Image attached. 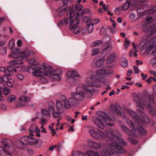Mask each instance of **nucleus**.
Listing matches in <instances>:
<instances>
[{"label":"nucleus","mask_w":156,"mask_h":156,"mask_svg":"<svg viewBox=\"0 0 156 156\" xmlns=\"http://www.w3.org/2000/svg\"><path fill=\"white\" fill-rule=\"evenodd\" d=\"M88 131L92 137L97 140H101L107 137V143L110 148L108 151L112 152L113 156H121L118 154H123L126 152V150L121 146H125L127 143L118 136L117 131L109 129L104 133L94 127H91Z\"/></svg>","instance_id":"1"},{"label":"nucleus","mask_w":156,"mask_h":156,"mask_svg":"<svg viewBox=\"0 0 156 156\" xmlns=\"http://www.w3.org/2000/svg\"><path fill=\"white\" fill-rule=\"evenodd\" d=\"M139 112V116H137L136 113L133 111L129 110L128 112L130 116L134 120V121H127L129 127L134 131L137 130L141 134L145 135L147 133V131L142 128L140 125L141 123H147L149 119L147 116L142 111H137Z\"/></svg>","instance_id":"2"},{"label":"nucleus","mask_w":156,"mask_h":156,"mask_svg":"<svg viewBox=\"0 0 156 156\" xmlns=\"http://www.w3.org/2000/svg\"><path fill=\"white\" fill-rule=\"evenodd\" d=\"M132 95L138 106L141 108H144V107L147 108L149 113L151 116H156V110L151 105L152 102H153V96H150L146 92L143 93L142 98L135 93H133Z\"/></svg>","instance_id":"3"},{"label":"nucleus","mask_w":156,"mask_h":156,"mask_svg":"<svg viewBox=\"0 0 156 156\" xmlns=\"http://www.w3.org/2000/svg\"><path fill=\"white\" fill-rule=\"evenodd\" d=\"M29 62L31 65L30 69L33 70L32 73L35 76H44L51 72V68L45 63L40 64L34 58L30 59Z\"/></svg>","instance_id":"4"},{"label":"nucleus","mask_w":156,"mask_h":156,"mask_svg":"<svg viewBox=\"0 0 156 156\" xmlns=\"http://www.w3.org/2000/svg\"><path fill=\"white\" fill-rule=\"evenodd\" d=\"M83 87H77L76 91L71 93V97L69 98V101L72 106H75L79 105L80 102L83 101L86 97L87 93L88 92L83 90Z\"/></svg>","instance_id":"5"},{"label":"nucleus","mask_w":156,"mask_h":156,"mask_svg":"<svg viewBox=\"0 0 156 156\" xmlns=\"http://www.w3.org/2000/svg\"><path fill=\"white\" fill-rule=\"evenodd\" d=\"M111 120V119L106 113L104 112H100V116L97 118L95 123L98 127L103 129L106 125L111 126H114L113 124H112L108 122Z\"/></svg>","instance_id":"6"},{"label":"nucleus","mask_w":156,"mask_h":156,"mask_svg":"<svg viewBox=\"0 0 156 156\" xmlns=\"http://www.w3.org/2000/svg\"><path fill=\"white\" fill-rule=\"evenodd\" d=\"M56 106L57 110L63 113L65 108H69L72 106L69 101V99H67L64 95H61L60 99L57 100L56 102Z\"/></svg>","instance_id":"7"},{"label":"nucleus","mask_w":156,"mask_h":156,"mask_svg":"<svg viewBox=\"0 0 156 156\" xmlns=\"http://www.w3.org/2000/svg\"><path fill=\"white\" fill-rule=\"evenodd\" d=\"M32 54H35V53L32 51L26 49L22 51L20 54V57H18L15 60L12 61L10 62V63L12 65H19L16 66V67L17 68L20 67L21 65L23 63V62L22 61L23 58L29 56Z\"/></svg>","instance_id":"8"},{"label":"nucleus","mask_w":156,"mask_h":156,"mask_svg":"<svg viewBox=\"0 0 156 156\" xmlns=\"http://www.w3.org/2000/svg\"><path fill=\"white\" fill-rule=\"evenodd\" d=\"M154 47L156 48V40H155L154 37L141 42L139 45L140 49L145 48L148 51H151Z\"/></svg>","instance_id":"9"},{"label":"nucleus","mask_w":156,"mask_h":156,"mask_svg":"<svg viewBox=\"0 0 156 156\" xmlns=\"http://www.w3.org/2000/svg\"><path fill=\"white\" fill-rule=\"evenodd\" d=\"M6 84L8 87H12L13 85V81L11 78L9 79L6 75L2 77L0 76V88H4Z\"/></svg>","instance_id":"10"},{"label":"nucleus","mask_w":156,"mask_h":156,"mask_svg":"<svg viewBox=\"0 0 156 156\" xmlns=\"http://www.w3.org/2000/svg\"><path fill=\"white\" fill-rule=\"evenodd\" d=\"M113 73V70L108 66H105L96 71L95 73L98 75L107 76Z\"/></svg>","instance_id":"11"},{"label":"nucleus","mask_w":156,"mask_h":156,"mask_svg":"<svg viewBox=\"0 0 156 156\" xmlns=\"http://www.w3.org/2000/svg\"><path fill=\"white\" fill-rule=\"evenodd\" d=\"M29 136H24L22 137L20 141L16 142L15 145L18 148L23 150L26 145H29Z\"/></svg>","instance_id":"12"},{"label":"nucleus","mask_w":156,"mask_h":156,"mask_svg":"<svg viewBox=\"0 0 156 156\" xmlns=\"http://www.w3.org/2000/svg\"><path fill=\"white\" fill-rule=\"evenodd\" d=\"M142 30L145 32L146 35L150 37L156 33V26L155 25L146 26L142 28Z\"/></svg>","instance_id":"13"},{"label":"nucleus","mask_w":156,"mask_h":156,"mask_svg":"<svg viewBox=\"0 0 156 156\" xmlns=\"http://www.w3.org/2000/svg\"><path fill=\"white\" fill-rule=\"evenodd\" d=\"M29 145H35L37 148H40L42 144L43 141L40 139H36L35 138L29 136Z\"/></svg>","instance_id":"14"},{"label":"nucleus","mask_w":156,"mask_h":156,"mask_svg":"<svg viewBox=\"0 0 156 156\" xmlns=\"http://www.w3.org/2000/svg\"><path fill=\"white\" fill-rule=\"evenodd\" d=\"M68 17L67 18H64L61 21L58 23L57 24L58 27H59L61 25H66L68 24L73 19V13L72 11H69L67 14Z\"/></svg>","instance_id":"15"},{"label":"nucleus","mask_w":156,"mask_h":156,"mask_svg":"<svg viewBox=\"0 0 156 156\" xmlns=\"http://www.w3.org/2000/svg\"><path fill=\"white\" fill-rule=\"evenodd\" d=\"M40 131L38 127L35 124L32 125L29 128V133L32 136L40 137L39 133Z\"/></svg>","instance_id":"16"},{"label":"nucleus","mask_w":156,"mask_h":156,"mask_svg":"<svg viewBox=\"0 0 156 156\" xmlns=\"http://www.w3.org/2000/svg\"><path fill=\"white\" fill-rule=\"evenodd\" d=\"M83 8V6L81 5H77L76 4L73 6L72 10L69 11H72L73 16H74L75 18H77L80 15L81 10Z\"/></svg>","instance_id":"17"},{"label":"nucleus","mask_w":156,"mask_h":156,"mask_svg":"<svg viewBox=\"0 0 156 156\" xmlns=\"http://www.w3.org/2000/svg\"><path fill=\"white\" fill-rule=\"evenodd\" d=\"M101 86V84L99 83H95L93 84L89 85H83V88L84 90L87 91L88 92L90 96H88V97H90V96H92V92L94 91V90L92 87H100Z\"/></svg>","instance_id":"18"},{"label":"nucleus","mask_w":156,"mask_h":156,"mask_svg":"<svg viewBox=\"0 0 156 156\" xmlns=\"http://www.w3.org/2000/svg\"><path fill=\"white\" fill-rule=\"evenodd\" d=\"M10 64H11L10 63ZM11 65V66H9L7 67V70H5L4 67H0V71L4 72L5 73V75L7 76H10L11 75V72L12 71H14L15 72H17V69H16L13 65Z\"/></svg>","instance_id":"19"},{"label":"nucleus","mask_w":156,"mask_h":156,"mask_svg":"<svg viewBox=\"0 0 156 156\" xmlns=\"http://www.w3.org/2000/svg\"><path fill=\"white\" fill-rule=\"evenodd\" d=\"M111 108L113 112H116L119 115H121L122 118H125V115L122 112L121 107L118 103H116L114 105H112Z\"/></svg>","instance_id":"20"},{"label":"nucleus","mask_w":156,"mask_h":156,"mask_svg":"<svg viewBox=\"0 0 156 156\" xmlns=\"http://www.w3.org/2000/svg\"><path fill=\"white\" fill-rule=\"evenodd\" d=\"M2 142L3 146L7 149L12 148L14 147L12 141L9 139H3Z\"/></svg>","instance_id":"21"},{"label":"nucleus","mask_w":156,"mask_h":156,"mask_svg":"<svg viewBox=\"0 0 156 156\" xmlns=\"http://www.w3.org/2000/svg\"><path fill=\"white\" fill-rule=\"evenodd\" d=\"M93 145V147L96 149H105V150H109V149L108 148V147L107 146V144L105 143H97L95 142Z\"/></svg>","instance_id":"22"},{"label":"nucleus","mask_w":156,"mask_h":156,"mask_svg":"<svg viewBox=\"0 0 156 156\" xmlns=\"http://www.w3.org/2000/svg\"><path fill=\"white\" fill-rule=\"evenodd\" d=\"M68 7L67 5L66 4H64L61 6L58 9L57 13L60 16H63L66 12Z\"/></svg>","instance_id":"23"},{"label":"nucleus","mask_w":156,"mask_h":156,"mask_svg":"<svg viewBox=\"0 0 156 156\" xmlns=\"http://www.w3.org/2000/svg\"><path fill=\"white\" fill-rule=\"evenodd\" d=\"M121 128L122 130L128 135L132 137L134 136V134L129 129L124 125H121Z\"/></svg>","instance_id":"24"},{"label":"nucleus","mask_w":156,"mask_h":156,"mask_svg":"<svg viewBox=\"0 0 156 156\" xmlns=\"http://www.w3.org/2000/svg\"><path fill=\"white\" fill-rule=\"evenodd\" d=\"M0 156H12V154L3 147L0 146Z\"/></svg>","instance_id":"25"},{"label":"nucleus","mask_w":156,"mask_h":156,"mask_svg":"<svg viewBox=\"0 0 156 156\" xmlns=\"http://www.w3.org/2000/svg\"><path fill=\"white\" fill-rule=\"evenodd\" d=\"M51 68V72L49 73L48 74L45 75V76L48 75L49 76L50 75L51 76L52 78L54 79V80H56V81H60L61 80L62 78L59 75H58V74H52V71L53 70V69L52 67H50Z\"/></svg>","instance_id":"26"},{"label":"nucleus","mask_w":156,"mask_h":156,"mask_svg":"<svg viewBox=\"0 0 156 156\" xmlns=\"http://www.w3.org/2000/svg\"><path fill=\"white\" fill-rule=\"evenodd\" d=\"M67 76H70L75 78L77 77H80V76L76 70H70L69 71L67 72Z\"/></svg>","instance_id":"27"},{"label":"nucleus","mask_w":156,"mask_h":156,"mask_svg":"<svg viewBox=\"0 0 156 156\" xmlns=\"http://www.w3.org/2000/svg\"><path fill=\"white\" fill-rule=\"evenodd\" d=\"M116 58V54L112 53L109 56L106 61L108 64H110L112 63L115 60Z\"/></svg>","instance_id":"28"},{"label":"nucleus","mask_w":156,"mask_h":156,"mask_svg":"<svg viewBox=\"0 0 156 156\" xmlns=\"http://www.w3.org/2000/svg\"><path fill=\"white\" fill-rule=\"evenodd\" d=\"M90 79L93 81L98 82H102L103 78L98 76L97 75H91Z\"/></svg>","instance_id":"29"},{"label":"nucleus","mask_w":156,"mask_h":156,"mask_svg":"<svg viewBox=\"0 0 156 156\" xmlns=\"http://www.w3.org/2000/svg\"><path fill=\"white\" fill-rule=\"evenodd\" d=\"M79 21L76 18L72 20L70 24L69 28L70 29H72L79 23Z\"/></svg>","instance_id":"30"},{"label":"nucleus","mask_w":156,"mask_h":156,"mask_svg":"<svg viewBox=\"0 0 156 156\" xmlns=\"http://www.w3.org/2000/svg\"><path fill=\"white\" fill-rule=\"evenodd\" d=\"M120 64L124 68L127 67L128 65V61L125 58H122L121 59Z\"/></svg>","instance_id":"31"},{"label":"nucleus","mask_w":156,"mask_h":156,"mask_svg":"<svg viewBox=\"0 0 156 156\" xmlns=\"http://www.w3.org/2000/svg\"><path fill=\"white\" fill-rule=\"evenodd\" d=\"M112 46L111 45H109L103 50L102 54L105 55L107 54L111 51L112 49Z\"/></svg>","instance_id":"32"},{"label":"nucleus","mask_w":156,"mask_h":156,"mask_svg":"<svg viewBox=\"0 0 156 156\" xmlns=\"http://www.w3.org/2000/svg\"><path fill=\"white\" fill-rule=\"evenodd\" d=\"M105 60V59L102 58L100 59L97 60L95 62V65L96 67H99L101 66Z\"/></svg>","instance_id":"33"},{"label":"nucleus","mask_w":156,"mask_h":156,"mask_svg":"<svg viewBox=\"0 0 156 156\" xmlns=\"http://www.w3.org/2000/svg\"><path fill=\"white\" fill-rule=\"evenodd\" d=\"M68 78L66 80V81L70 83L75 84L76 82V79L74 77H72L70 76H67Z\"/></svg>","instance_id":"34"},{"label":"nucleus","mask_w":156,"mask_h":156,"mask_svg":"<svg viewBox=\"0 0 156 156\" xmlns=\"http://www.w3.org/2000/svg\"><path fill=\"white\" fill-rule=\"evenodd\" d=\"M130 5V3L129 1H127L123 5L122 8V11H126L129 7Z\"/></svg>","instance_id":"35"},{"label":"nucleus","mask_w":156,"mask_h":156,"mask_svg":"<svg viewBox=\"0 0 156 156\" xmlns=\"http://www.w3.org/2000/svg\"><path fill=\"white\" fill-rule=\"evenodd\" d=\"M41 112L43 115L42 117L45 116L46 118L49 117L50 115V112H48L47 110L45 109H42L41 110Z\"/></svg>","instance_id":"36"},{"label":"nucleus","mask_w":156,"mask_h":156,"mask_svg":"<svg viewBox=\"0 0 156 156\" xmlns=\"http://www.w3.org/2000/svg\"><path fill=\"white\" fill-rule=\"evenodd\" d=\"M11 51L13 55H16L20 53V50L18 48H14L11 49Z\"/></svg>","instance_id":"37"},{"label":"nucleus","mask_w":156,"mask_h":156,"mask_svg":"<svg viewBox=\"0 0 156 156\" xmlns=\"http://www.w3.org/2000/svg\"><path fill=\"white\" fill-rule=\"evenodd\" d=\"M83 154L78 151H73L72 153V156H83Z\"/></svg>","instance_id":"38"},{"label":"nucleus","mask_w":156,"mask_h":156,"mask_svg":"<svg viewBox=\"0 0 156 156\" xmlns=\"http://www.w3.org/2000/svg\"><path fill=\"white\" fill-rule=\"evenodd\" d=\"M2 89H3V94L5 95H8L10 94V90L7 87H5V86L4 88H1Z\"/></svg>","instance_id":"39"},{"label":"nucleus","mask_w":156,"mask_h":156,"mask_svg":"<svg viewBox=\"0 0 156 156\" xmlns=\"http://www.w3.org/2000/svg\"><path fill=\"white\" fill-rule=\"evenodd\" d=\"M127 139L129 142L133 144H136L138 142V141L137 140L134 139L130 137L128 138Z\"/></svg>","instance_id":"40"},{"label":"nucleus","mask_w":156,"mask_h":156,"mask_svg":"<svg viewBox=\"0 0 156 156\" xmlns=\"http://www.w3.org/2000/svg\"><path fill=\"white\" fill-rule=\"evenodd\" d=\"M88 28H87V30L89 33H91L94 30V27L91 24L89 23H87V24Z\"/></svg>","instance_id":"41"},{"label":"nucleus","mask_w":156,"mask_h":156,"mask_svg":"<svg viewBox=\"0 0 156 156\" xmlns=\"http://www.w3.org/2000/svg\"><path fill=\"white\" fill-rule=\"evenodd\" d=\"M100 21V20L98 19H96L94 20H91L90 22L88 23H89L90 24L93 26L94 25L98 24Z\"/></svg>","instance_id":"42"},{"label":"nucleus","mask_w":156,"mask_h":156,"mask_svg":"<svg viewBox=\"0 0 156 156\" xmlns=\"http://www.w3.org/2000/svg\"><path fill=\"white\" fill-rule=\"evenodd\" d=\"M111 36L109 35H106L104 37V40L105 41L106 43H109L111 40Z\"/></svg>","instance_id":"43"},{"label":"nucleus","mask_w":156,"mask_h":156,"mask_svg":"<svg viewBox=\"0 0 156 156\" xmlns=\"http://www.w3.org/2000/svg\"><path fill=\"white\" fill-rule=\"evenodd\" d=\"M99 49L98 48H94L91 51V55L94 56L99 53Z\"/></svg>","instance_id":"44"},{"label":"nucleus","mask_w":156,"mask_h":156,"mask_svg":"<svg viewBox=\"0 0 156 156\" xmlns=\"http://www.w3.org/2000/svg\"><path fill=\"white\" fill-rule=\"evenodd\" d=\"M15 43L13 40H11L9 43V48L11 49L14 48L15 46Z\"/></svg>","instance_id":"45"},{"label":"nucleus","mask_w":156,"mask_h":156,"mask_svg":"<svg viewBox=\"0 0 156 156\" xmlns=\"http://www.w3.org/2000/svg\"><path fill=\"white\" fill-rule=\"evenodd\" d=\"M19 100L23 101H29L30 99L29 98H27L26 96H22L19 98Z\"/></svg>","instance_id":"46"},{"label":"nucleus","mask_w":156,"mask_h":156,"mask_svg":"<svg viewBox=\"0 0 156 156\" xmlns=\"http://www.w3.org/2000/svg\"><path fill=\"white\" fill-rule=\"evenodd\" d=\"M60 111H59L58 110H57V111L54 112L52 114L53 115V116L55 118H58L59 117L60 115Z\"/></svg>","instance_id":"47"},{"label":"nucleus","mask_w":156,"mask_h":156,"mask_svg":"<svg viewBox=\"0 0 156 156\" xmlns=\"http://www.w3.org/2000/svg\"><path fill=\"white\" fill-rule=\"evenodd\" d=\"M62 73V72L61 70L59 69H57L55 70L54 72L52 71V74H58V75H60Z\"/></svg>","instance_id":"48"},{"label":"nucleus","mask_w":156,"mask_h":156,"mask_svg":"<svg viewBox=\"0 0 156 156\" xmlns=\"http://www.w3.org/2000/svg\"><path fill=\"white\" fill-rule=\"evenodd\" d=\"M16 97L15 96L13 95H12L10 96L8 98V100L9 102H12L14 101L16 99Z\"/></svg>","instance_id":"49"},{"label":"nucleus","mask_w":156,"mask_h":156,"mask_svg":"<svg viewBox=\"0 0 156 156\" xmlns=\"http://www.w3.org/2000/svg\"><path fill=\"white\" fill-rule=\"evenodd\" d=\"M73 29V32L75 34H77L80 32V29L78 27H77L75 28L74 27Z\"/></svg>","instance_id":"50"},{"label":"nucleus","mask_w":156,"mask_h":156,"mask_svg":"<svg viewBox=\"0 0 156 156\" xmlns=\"http://www.w3.org/2000/svg\"><path fill=\"white\" fill-rule=\"evenodd\" d=\"M41 120L40 121L39 123L41 125H43L46 124L47 120L46 119L44 118H42L41 119Z\"/></svg>","instance_id":"51"},{"label":"nucleus","mask_w":156,"mask_h":156,"mask_svg":"<svg viewBox=\"0 0 156 156\" xmlns=\"http://www.w3.org/2000/svg\"><path fill=\"white\" fill-rule=\"evenodd\" d=\"M90 12V10L88 9H85L83 10H81V11L80 12V14L81 15H83V14L85 13H88L89 12Z\"/></svg>","instance_id":"52"},{"label":"nucleus","mask_w":156,"mask_h":156,"mask_svg":"<svg viewBox=\"0 0 156 156\" xmlns=\"http://www.w3.org/2000/svg\"><path fill=\"white\" fill-rule=\"evenodd\" d=\"M106 32V29L104 28L103 27H102L100 29V33L101 35L104 34Z\"/></svg>","instance_id":"53"},{"label":"nucleus","mask_w":156,"mask_h":156,"mask_svg":"<svg viewBox=\"0 0 156 156\" xmlns=\"http://www.w3.org/2000/svg\"><path fill=\"white\" fill-rule=\"evenodd\" d=\"M81 32L83 34H85L88 32L87 28L86 27H83L81 29Z\"/></svg>","instance_id":"54"},{"label":"nucleus","mask_w":156,"mask_h":156,"mask_svg":"<svg viewBox=\"0 0 156 156\" xmlns=\"http://www.w3.org/2000/svg\"><path fill=\"white\" fill-rule=\"evenodd\" d=\"M91 20V18L88 16H85L83 18V21L84 22L87 23L88 22H90Z\"/></svg>","instance_id":"55"},{"label":"nucleus","mask_w":156,"mask_h":156,"mask_svg":"<svg viewBox=\"0 0 156 156\" xmlns=\"http://www.w3.org/2000/svg\"><path fill=\"white\" fill-rule=\"evenodd\" d=\"M121 8L119 7L118 8H116L115 10V13L117 15H119L121 13Z\"/></svg>","instance_id":"56"},{"label":"nucleus","mask_w":156,"mask_h":156,"mask_svg":"<svg viewBox=\"0 0 156 156\" xmlns=\"http://www.w3.org/2000/svg\"><path fill=\"white\" fill-rule=\"evenodd\" d=\"M87 142L88 144L90 146L93 147V145L94 143H95V142L91 140H87Z\"/></svg>","instance_id":"57"},{"label":"nucleus","mask_w":156,"mask_h":156,"mask_svg":"<svg viewBox=\"0 0 156 156\" xmlns=\"http://www.w3.org/2000/svg\"><path fill=\"white\" fill-rule=\"evenodd\" d=\"M127 38H126V40L124 43V44L125 46L126 47V48H127L129 46L130 43V42L129 41L127 40Z\"/></svg>","instance_id":"58"},{"label":"nucleus","mask_w":156,"mask_h":156,"mask_svg":"<svg viewBox=\"0 0 156 156\" xmlns=\"http://www.w3.org/2000/svg\"><path fill=\"white\" fill-rule=\"evenodd\" d=\"M48 110L49 112H52V113L55 112V109L52 106H50L48 107Z\"/></svg>","instance_id":"59"},{"label":"nucleus","mask_w":156,"mask_h":156,"mask_svg":"<svg viewBox=\"0 0 156 156\" xmlns=\"http://www.w3.org/2000/svg\"><path fill=\"white\" fill-rule=\"evenodd\" d=\"M102 43V42L100 40H98L95 41L94 43L93 46H95L97 45H98Z\"/></svg>","instance_id":"60"},{"label":"nucleus","mask_w":156,"mask_h":156,"mask_svg":"<svg viewBox=\"0 0 156 156\" xmlns=\"http://www.w3.org/2000/svg\"><path fill=\"white\" fill-rule=\"evenodd\" d=\"M135 74H137L139 73V70L138 67L136 66H133Z\"/></svg>","instance_id":"61"},{"label":"nucleus","mask_w":156,"mask_h":156,"mask_svg":"<svg viewBox=\"0 0 156 156\" xmlns=\"http://www.w3.org/2000/svg\"><path fill=\"white\" fill-rule=\"evenodd\" d=\"M146 21L149 23H151L153 20V17L151 16H150L146 18Z\"/></svg>","instance_id":"62"},{"label":"nucleus","mask_w":156,"mask_h":156,"mask_svg":"<svg viewBox=\"0 0 156 156\" xmlns=\"http://www.w3.org/2000/svg\"><path fill=\"white\" fill-rule=\"evenodd\" d=\"M140 10L141 9H138L137 10V12L139 16L143 15L144 13L143 11H141Z\"/></svg>","instance_id":"63"},{"label":"nucleus","mask_w":156,"mask_h":156,"mask_svg":"<svg viewBox=\"0 0 156 156\" xmlns=\"http://www.w3.org/2000/svg\"><path fill=\"white\" fill-rule=\"evenodd\" d=\"M17 78L20 80H22L24 78L23 76L21 74H18L17 75Z\"/></svg>","instance_id":"64"}]
</instances>
